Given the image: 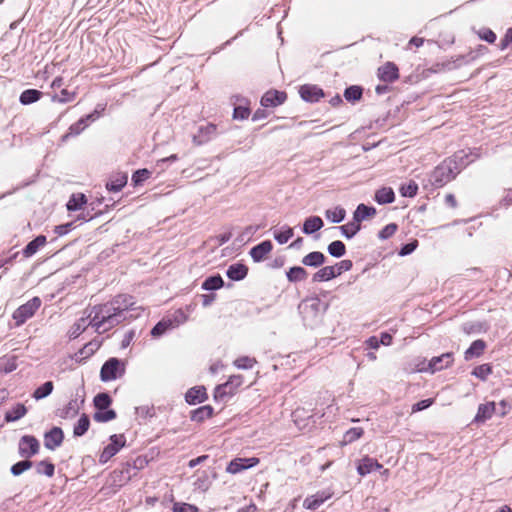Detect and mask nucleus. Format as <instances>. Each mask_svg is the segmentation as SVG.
<instances>
[{
    "mask_svg": "<svg viewBox=\"0 0 512 512\" xmlns=\"http://www.w3.org/2000/svg\"><path fill=\"white\" fill-rule=\"evenodd\" d=\"M134 304L135 303L131 301V297L120 295L116 297L110 304L94 307V315L90 321V324L96 329V331H100L106 323H109L110 326H112L119 322L117 318L123 311L137 309L142 310L141 307L135 308Z\"/></svg>",
    "mask_w": 512,
    "mask_h": 512,
    "instance_id": "nucleus-1",
    "label": "nucleus"
},
{
    "mask_svg": "<svg viewBox=\"0 0 512 512\" xmlns=\"http://www.w3.org/2000/svg\"><path fill=\"white\" fill-rule=\"evenodd\" d=\"M125 372V363L117 358L107 360L100 371V378L103 382H108L121 377Z\"/></svg>",
    "mask_w": 512,
    "mask_h": 512,
    "instance_id": "nucleus-2",
    "label": "nucleus"
},
{
    "mask_svg": "<svg viewBox=\"0 0 512 512\" xmlns=\"http://www.w3.org/2000/svg\"><path fill=\"white\" fill-rule=\"evenodd\" d=\"M244 383L241 375L231 376L227 382L218 385L214 391V398L216 400H223L225 397L234 395L240 386Z\"/></svg>",
    "mask_w": 512,
    "mask_h": 512,
    "instance_id": "nucleus-3",
    "label": "nucleus"
},
{
    "mask_svg": "<svg viewBox=\"0 0 512 512\" xmlns=\"http://www.w3.org/2000/svg\"><path fill=\"white\" fill-rule=\"evenodd\" d=\"M453 362L451 353H445L441 356L432 358L429 362H423V366H417L415 368L418 372H431L442 370L443 368L449 367Z\"/></svg>",
    "mask_w": 512,
    "mask_h": 512,
    "instance_id": "nucleus-4",
    "label": "nucleus"
},
{
    "mask_svg": "<svg viewBox=\"0 0 512 512\" xmlns=\"http://www.w3.org/2000/svg\"><path fill=\"white\" fill-rule=\"evenodd\" d=\"M41 306V300L34 297L27 303L20 306L14 313L13 318L16 320L17 325L23 324L27 319L32 317Z\"/></svg>",
    "mask_w": 512,
    "mask_h": 512,
    "instance_id": "nucleus-5",
    "label": "nucleus"
},
{
    "mask_svg": "<svg viewBox=\"0 0 512 512\" xmlns=\"http://www.w3.org/2000/svg\"><path fill=\"white\" fill-rule=\"evenodd\" d=\"M125 437L123 435H112L110 437V443L103 449L100 454L99 461L106 463L111 459L122 447L125 445Z\"/></svg>",
    "mask_w": 512,
    "mask_h": 512,
    "instance_id": "nucleus-6",
    "label": "nucleus"
},
{
    "mask_svg": "<svg viewBox=\"0 0 512 512\" xmlns=\"http://www.w3.org/2000/svg\"><path fill=\"white\" fill-rule=\"evenodd\" d=\"M39 442L33 436H23L19 442V453L22 457L29 458L39 450Z\"/></svg>",
    "mask_w": 512,
    "mask_h": 512,
    "instance_id": "nucleus-7",
    "label": "nucleus"
},
{
    "mask_svg": "<svg viewBox=\"0 0 512 512\" xmlns=\"http://www.w3.org/2000/svg\"><path fill=\"white\" fill-rule=\"evenodd\" d=\"M258 463L259 459L256 457L235 458L228 464V466L226 467V471L230 474H236L247 468L254 467Z\"/></svg>",
    "mask_w": 512,
    "mask_h": 512,
    "instance_id": "nucleus-8",
    "label": "nucleus"
},
{
    "mask_svg": "<svg viewBox=\"0 0 512 512\" xmlns=\"http://www.w3.org/2000/svg\"><path fill=\"white\" fill-rule=\"evenodd\" d=\"M63 437V431L58 427H54L44 435V445L47 449L54 450L61 445Z\"/></svg>",
    "mask_w": 512,
    "mask_h": 512,
    "instance_id": "nucleus-9",
    "label": "nucleus"
},
{
    "mask_svg": "<svg viewBox=\"0 0 512 512\" xmlns=\"http://www.w3.org/2000/svg\"><path fill=\"white\" fill-rule=\"evenodd\" d=\"M382 468V464L368 456L363 457L357 464V472L361 476H365L375 470H381Z\"/></svg>",
    "mask_w": 512,
    "mask_h": 512,
    "instance_id": "nucleus-10",
    "label": "nucleus"
},
{
    "mask_svg": "<svg viewBox=\"0 0 512 512\" xmlns=\"http://www.w3.org/2000/svg\"><path fill=\"white\" fill-rule=\"evenodd\" d=\"M378 77L384 82H393L399 78L398 68L392 62H387L378 69Z\"/></svg>",
    "mask_w": 512,
    "mask_h": 512,
    "instance_id": "nucleus-11",
    "label": "nucleus"
},
{
    "mask_svg": "<svg viewBox=\"0 0 512 512\" xmlns=\"http://www.w3.org/2000/svg\"><path fill=\"white\" fill-rule=\"evenodd\" d=\"M286 99V94L277 90H271L264 94L261 104L264 107H275L282 104Z\"/></svg>",
    "mask_w": 512,
    "mask_h": 512,
    "instance_id": "nucleus-12",
    "label": "nucleus"
},
{
    "mask_svg": "<svg viewBox=\"0 0 512 512\" xmlns=\"http://www.w3.org/2000/svg\"><path fill=\"white\" fill-rule=\"evenodd\" d=\"M272 248L273 246L271 241H263L250 250V256L255 262H260L267 257V255L272 251Z\"/></svg>",
    "mask_w": 512,
    "mask_h": 512,
    "instance_id": "nucleus-13",
    "label": "nucleus"
},
{
    "mask_svg": "<svg viewBox=\"0 0 512 512\" xmlns=\"http://www.w3.org/2000/svg\"><path fill=\"white\" fill-rule=\"evenodd\" d=\"M434 182L438 185H443L453 178L452 169L449 164L443 163L438 166L433 172Z\"/></svg>",
    "mask_w": 512,
    "mask_h": 512,
    "instance_id": "nucleus-14",
    "label": "nucleus"
},
{
    "mask_svg": "<svg viewBox=\"0 0 512 512\" xmlns=\"http://www.w3.org/2000/svg\"><path fill=\"white\" fill-rule=\"evenodd\" d=\"M496 404L495 402H487L485 404H480L474 418V422L483 423L486 420L490 419L492 415L495 413Z\"/></svg>",
    "mask_w": 512,
    "mask_h": 512,
    "instance_id": "nucleus-15",
    "label": "nucleus"
},
{
    "mask_svg": "<svg viewBox=\"0 0 512 512\" xmlns=\"http://www.w3.org/2000/svg\"><path fill=\"white\" fill-rule=\"evenodd\" d=\"M332 494L329 492H320L315 495L307 497L303 502V507L309 510L317 509L322 503L331 498Z\"/></svg>",
    "mask_w": 512,
    "mask_h": 512,
    "instance_id": "nucleus-16",
    "label": "nucleus"
},
{
    "mask_svg": "<svg viewBox=\"0 0 512 512\" xmlns=\"http://www.w3.org/2000/svg\"><path fill=\"white\" fill-rule=\"evenodd\" d=\"M207 397L206 389L203 386H196L189 389L186 393V401L189 404H197L203 402Z\"/></svg>",
    "mask_w": 512,
    "mask_h": 512,
    "instance_id": "nucleus-17",
    "label": "nucleus"
},
{
    "mask_svg": "<svg viewBox=\"0 0 512 512\" xmlns=\"http://www.w3.org/2000/svg\"><path fill=\"white\" fill-rule=\"evenodd\" d=\"M300 95L306 101H317L322 96V90L314 85H304L300 88Z\"/></svg>",
    "mask_w": 512,
    "mask_h": 512,
    "instance_id": "nucleus-18",
    "label": "nucleus"
},
{
    "mask_svg": "<svg viewBox=\"0 0 512 512\" xmlns=\"http://www.w3.org/2000/svg\"><path fill=\"white\" fill-rule=\"evenodd\" d=\"M375 214V208L366 206L365 204H359L353 214V218L360 224L362 221L373 217Z\"/></svg>",
    "mask_w": 512,
    "mask_h": 512,
    "instance_id": "nucleus-19",
    "label": "nucleus"
},
{
    "mask_svg": "<svg viewBox=\"0 0 512 512\" xmlns=\"http://www.w3.org/2000/svg\"><path fill=\"white\" fill-rule=\"evenodd\" d=\"M248 268L241 263L231 265L227 270V276L231 280L239 281L246 277Z\"/></svg>",
    "mask_w": 512,
    "mask_h": 512,
    "instance_id": "nucleus-20",
    "label": "nucleus"
},
{
    "mask_svg": "<svg viewBox=\"0 0 512 512\" xmlns=\"http://www.w3.org/2000/svg\"><path fill=\"white\" fill-rule=\"evenodd\" d=\"M127 179L125 173H117L111 177L106 186L110 191L118 192L126 185Z\"/></svg>",
    "mask_w": 512,
    "mask_h": 512,
    "instance_id": "nucleus-21",
    "label": "nucleus"
},
{
    "mask_svg": "<svg viewBox=\"0 0 512 512\" xmlns=\"http://www.w3.org/2000/svg\"><path fill=\"white\" fill-rule=\"evenodd\" d=\"M323 227V221L318 216H311L304 221L303 232L312 234Z\"/></svg>",
    "mask_w": 512,
    "mask_h": 512,
    "instance_id": "nucleus-22",
    "label": "nucleus"
},
{
    "mask_svg": "<svg viewBox=\"0 0 512 512\" xmlns=\"http://www.w3.org/2000/svg\"><path fill=\"white\" fill-rule=\"evenodd\" d=\"M395 199V194L392 188L390 187H383L376 191L375 193V200L379 204H388L392 203Z\"/></svg>",
    "mask_w": 512,
    "mask_h": 512,
    "instance_id": "nucleus-23",
    "label": "nucleus"
},
{
    "mask_svg": "<svg viewBox=\"0 0 512 512\" xmlns=\"http://www.w3.org/2000/svg\"><path fill=\"white\" fill-rule=\"evenodd\" d=\"M486 348V343L483 340L474 341L465 352V359L470 360L474 357H479L483 354Z\"/></svg>",
    "mask_w": 512,
    "mask_h": 512,
    "instance_id": "nucleus-24",
    "label": "nucleus"
},
{
    "mask_svg": "<svg viewBox=\"0 0 512 512\" xmlns=\"http://www.w3.org/2000/svg\"><path fill=\"white\" fill-rule=\"evenodd\" d=\"M325 261V256L323 253L321 252H311L309 254H307L303 259H302V263L306 266H311V267H318L320 265H322Z\"/></svg>",
    "mask_w": 512,
    "mask_h": 512,
    "instance_id": "nucleus-25",
    "label": "nucleus"
},
{
    "mask_svg": "<svg viewBox=\"0 0 512 512\" xmlns=\"http://www.w3.org/2000/svg\"><path fill=\"white\" fill-rule=\"evenodd\" d=\"M337 276L334 266H326L321 268L314 274V281H329Z\"/></svg>",
    "mask_w": 512,
    "mask_h": 512,
    "instance_id": "nucleus-26",
    "label": "nucleus"
},
{
    "mask_svg": "<svg viewBox=\"0 0 512 512\" xmlns=\"http://www.w3.org/2000/svg\"><path fill=\"white\" fill-rule=\"evenodd\" d=\"M326 218L332 223H340L346 216V211L340 206H336L332 209H328L325 212Z\"/></svg>",
    "mask_w": 512,
    "mask_h": 512,
    "instance_id": "nucleus-27",
    "label": "nucleus"
},
{
    "mask_svg": "<svg viewBox=\"0 0 512 512\" xmlns=\"http://www.w3.org/2000/svg\"><path fill=\"white\" fill-rule=\"evenodd\" d=\"M27 412L26 407L23 404H16L10 410H8L5 414V419L8 422L16 421L22 418Z\"/></svg>",
    "mask_w": 512,
    "mask_h": 512,
    "instance_id": "nucleus-28",
    "label": "nucleus"
},
{
    "mask_svg": "<svg viewBox=\"0 0 512 512\" xmlns=\"http://www.w3.org/2000/svg\"><path fill=\"white\" fill-rule=\"evenodd\" d=\"M90 324V322H87V318H80L78 321H76L69 329L68 335L70 338H77Z\"/></svg>",
    "mask_w": 512,
    "mask_h": 512,
    "instance_id": "nucleus-29",
    "label": "nucleus"
},
{
    "mask_svg": "<svg viewBox=\"0 0 512 512\" xmlns=\"http://www.w3.org/2000/svg\"><path fill=\"white\" fill-rule=\"evenodd\" d=\"M46 243L45 236H38L33 241H31L25 248L24 254L26 257H30L35 254L40 247H43Z\"/></svg>",
    "mask_w": 512,
    "mask_h": 512,
    "instance_id": "nucleus-30",
    "label": "nucleus"
},
{
    "mask_svg": "<svg viewBox=\"0 0 512 512\" xmlns=\"http://www.w3.org/2000/svg\"><path fill=\"white\" fill-rule=\"evenodd\" d=\"M86 202L87 199L84 194H73L67 203V209L70 211L79 210Z\"/></svg>",
    "mask_w": 512,
    "mask_h": 512,
    "instance_id": "nucleus-31",
    "label": "nucleus"
},
{
    "mask_svg": "<svg viewBox=\"0 0 512 512\" xmlns=\"http://www.w3.org/2000/svg\"><path fill=\"white\" fill-rule=\"evenodd\" d=\"M172 328V322L167 318H163L153 327V329L151 330V335L153 337H159Z\"/></svg>",
    "mask_w": 512,
    "mask_h": 512,
    "instance_id": "nucleus-32",
    "label": "nucleus"
},
{
    "mask_svg": "<svg viewBox=\"0 0 512 512\" xmlns=\"http://www.w3.org/2000/svg\"><path fill=\"white\" fill-rule=\"evenodd\" d=\"M294 235V231L290 227H282L280 230L274 232V238L279 244H285Z\"/></svg>",
    "mask_w": 512,
    "mask_h": 512,
    "instance_id": "nucleus-33",
    "label": "nucleus"
},
{
    "mask_svg": "<svg viewBox=\"0 0 512 512\" xmlns=\"http://www.w3.org/2000/svg\"><path fill=\"white\" fill-rule=\"evenodd\" d=\"M41 92L35 89H28L22 92L20 102L24 105L34 103L40 99Z\"/></svg>",
    "mask_w": 512,
    "mask_h": 512,
    "instance_id": "nucleus-34",
    "label": "nucleus"
},
{
    "mask_svg": "<svg viewBox=\"0 0 512 512\" xmlns=\"http://www.w3.org/2000/svg\"><path fill=\"white\" fill-rule=\"evenodd\" d=\"M53 388H54L53 383L51 381H47L34 391L33 397L36 400L43 399L52 393Z\"/></svg>",
    "mask_w": 512,
    "mask_h": 512,
    "instance_id": "nucleus-35",
    "label": "nucleus"
},
{
    "mask_svg": "<svg viewBox=\"0 0 512 512\" xmlns=\"http://www.w3.org/2000/svg\"><path fill=\"white\" fill-rule=\"evenodd\" d=\"M307 277V272L302 267H292L287 272V278L291 282H297L305 280Z\"/></svg>",
    "mask_w": 512,
    "mask_h": 512,
    "instance_id": "nucleus-36",
    "label": "nucleus"
},
{
    "mask_svg": "<svg viewBox=\"0 0 512 512\" xmlns=\"http://www.w3.org/2000/svg\"><path fill=\"white\" fill-rule=\"evenodd\" d=\"M223 284L224 282L221 276H211L203 282L202 288L204 290H216L220 289L223 286Z\"/></svg>",
    "mask_w": 512,
    "mask_h": 512,
    "instance_id": "nucleus-37",
    "label": "nucleus"
},
{
    "mask_svg": "<svg viewBox=\"0 0 512 512\" xmlns=\"http://www.w3.org/2000/svg\"><path fill=\"white\" fill-rule=\"evenodd\" d=\"M360 228V224L354 219L352 222L339 227V229L342 231V234L347 238L353 237L360 230Z\"/></svg>",
    "mask_w": 512,
    "mask_h": 512,
    "instance_id": "nucleus-38",
    "label": "nucleus"
},
{
    "mask_svg": "<svg viewBox=\"0 0 512 512\" xmlns=\"http://www.w3.org/2000/svg\"><path fill=\"white\" fill-rule=\"evenodd\" d=\"M364 431L362 428L354 427L349 429L345 435L344 440L342 441V445H346L348 443L354 442L359 439L363 435Z\"/></svg>",
    "mask_w": 512,
    "mask_h": 512,
    "instance_id": "nucleus-39",
    "label": "nucleus"
},
{
    "mask_svg": "<svg viewBox=\"0 0 512 512\" xmlns=\"http://www.w3.org/2000/svg\"><path fill=\"white\" fill-rule=\"evenodd\" d=\"M115 417V411L108 408L105 410H97L93 415L94 420L97 422H108L115 419Z\"/></svg>",
    "mask_w": 512,
    "mask_h": 512,
    "instance_id": "nucleus-40",
    "label": "nucleus"
},
{
    "mask_svg": "<svg viewBox=\"0 0 512 512\" xmlns=\"http://www.w3.org/2000/svg\"><path fill=\"white\" fill-rule=\"evenodd\" d=\"M492 373V366L490 364H482L474 368L472 375L485 381Z\"/></svg>",
    "mask_w": 512,
    "mask_h": 512,
    "instance_id": "nucleus-41",
    "label": "nucleus"
},
{
    "mask_svg": "<svg viewBox=\"0 0 512 512\" xmlns=\"http://www.w3.org/2000/svg\"><path fill=\"white\" fill-rule=\"evenodd\" d=\"M111 404V398L106 393H100L94 398V405L97 410H105Z\"/></svg>",
    "mask_w": 512,
    "mask_h": 512,
    "instance_id": "nucleus-42",
    "label": "nucleus"
},
{
    "mask_svg": "<svg viewBox=\"0 0 512 512\" xmlns=\"http://www.w3.org/2000/svg\"><path fill=\"white\" fill-rule=\"evenodd\" d=\"M89 423V418L86 415H82L74 427V435L82 436L88 430Z\"/></svg>",
    "mask_w": 512,
    "mask_h": 512,
    "instance_id": "nucleus-43",
    "label": "nucleus"
},
{
    "mask_svg": "<svg viewBox=\"0 0 512 512\" xmlns=\"http://www.w3.org/2000/svg\"><path fill=\"white\" fill-rule=\"evenodd\" d=\"M213 409L210 406H203L196 409L193 412L192 419L195 421H203L206 418L211 417Z\"/></svg>",
    "mask_w": 512,
    "mask_h": 512,
    "instance_id": "nucleus-44",
    "label": "nucleus"
},
{
    "mask_svg": "<svg viewBox=\"0 0 512 512\" xmlns=\"http://www.w3.org/2000/svg\"><path fill=\"white\" fill-rule=\"evenodd\" d=\"M346 248L343 242L334 241L329 244L328 252L334 257H341L345 254Z\"/></svg>",
    "mask_w": 512,
    "mask_h": 512,
    "instance_id": "nucleus-45",
    "label": "nucleus"
},
{
    "mask_svg": "<svg viewBox=\"0 0 512 512\" xmlns=\"http://www.w3.org/2000/svg\"><path fill=\"white\" fill-rule=\"evenodd\" d=\"M417 191L418 185L414 181H410L400 187V193L403 197H414L417 194Z\"/></svg>",
    "mask_w": 512,
    "mask_h": 512,
    "instance_id": "nucleus-46",
    "label": "nucleus"
},
{
    "mask_svg": "<svg viewBox=\"0 0 512 512\" xmlns=\"http://www.w3.org/2000/svg\"><path fill=\"white\" fill-rule=\"evenodd\" d=\"M187 318V315L181 309L176 310L170 317H167V319L172 322L173 328L185 323L187 321Z\"/></svg>",
    "mask_w": 512,
    "mask_h": 512,
    "instance_id": "nucleus-47",
    "label": "nucleus"
},
{
    "mask_svg": "<svg viewBox=\"0 0 512 512\" xmlns=\"http://www.w3.org/2000/svg\"><path fill=\"white\" fill-rule=\"evenodd\" d=\"M75 97V91H68L67 89H62L60 95H54L52 97V100L60 103H66L72 101Z\"/></svg>",
    "mask_w": 512,
    "mask_h": 512,
    "instance_id": "nucleus-48",
    "label": "nucleus"
},
{
    "mask_svg": "<svg viewBox=\"0 0 512 512\" xmlns=\"http://www.w3.org/2000/svg\"><path fill=\"white\" fill-rule=\"evenodd\" d=\"M173 512H199L195 505L176 502L173 505Z\"/></svg>",
    "mask_w": 512,
    "mask_h": 512,
    "instance_id": "nucleus-49",
    "label": "nucleus"
},
{
    "mask_svg": "<svg viewBox=\"0 0 512 512\" xmlns=\"http://www.w3.org/2000/svg\"><path fill=\"white\" fill-rule=\"evenodd\" d=\"M344 95L347 100L355 101V100L360 99V97L362 95V90L358 86H351L346 89Z\"/></svg>",
    "mask_w": 512,
    "mask_h": 512,
    "instance_id": "nucleus-50",
    "label": "nucleus"
},
{
    "mask_svg": "<svg viewBox=\"0 0 512 512\" xmlns=\"http://www.w3.org/2000/svg\"><path fill=\"white\" fill-rule=\"evenodd\" d=\"M38 473L45 474L48 477H52L54 474V465L50 462L41 461L37 467Z\"/></svg>",
    "mask_w": 512,
    "mask_h": 512,
    "instance_id": "nucleus-51",
    "label": "nucleus"
},
{
    "mask_svg": "<svg viewBox=\"0 0 512 512\" xmlns=\"http://www.w3.org/2000/svg\"><path fill=\"white\" fill-rule=\"evenodd\" d=\"M255 362L253 358L240 357L234 361V365L240 369H249L254 366Z\"/></svg>",
    "mask_w": 512,
    "mask_h": 512,
    "instance_id": "nucleus-52",
    "label": "nucleus"
},
{
    "mask_svg": "<svg viewBox=\"0 0 512 512\" xmlns=\"http://www.w3.org/2000/svg\"><path fill=\"white\" fill-rule=\"evenodd\" d=\"M32 466L30 461H21L12 466L11 472L13 475L18 476Z\"/></svg>",
    "mask_w": 512,
    "mask_h": 512,
    "instance_id": "nucleus-53",
    "label": "nucleus"
},
{
    "mask_svg": "<svg viewBox=\"0 0 512 512\" xmlns=\"http://www.w3.org/2000/svg\"><path fill=\"white\" fill-rule=\"evenodd\" d=\"M480 39L487 41L489 43H494L496 40V34L488 29V28H482L477 32Z\"/></svg>",
    "mask_w": 512,
    "mask_h": 512,
    "instance_id": "nucleus-54",
    "label": "nucleus"
},
{
    "mask_svg": "<svg viewBox=\"0 0 512 512\" xmlns=\"http://www.w3.org/2000/svg\"><path fill=\"white\" fill-rule=\"evenodd\" d=\"M149 175L150 172L147 169L138 170L134 173L132 181L134 182L135 185H138L144 180H146L149 177Z\"/></svg>",
    "mask_w": 512,
    "mask_h": 512,
    "instance_id": "nucleus-55",
    "label": "nucleus"
},
{
    "mask_svg": "<svg viewBox=\"0 0 512 512\" xmlns=\"http://www.w3.org/2000/svg\"><path fill=\"white\" fill-rule=\"evenodd\" d=\"M352 267L350 260H342L341 262L334 265L337 276L341 275L345 271H349Z\"/></svg>",
    "mask_w": 512,
    "mask_h": 512,
    "instance_id": "nucleus-56",
    "label": "nucleus"
},
{
    "mask_svg": "<svg viewBox=\"0 0 512 512\" xmlns=\"http://www.w3.org/2000/svg\"><path fill=\"white\" fill-rule=\"evenodd\" d=\"M397 230V225L396 224H388L387 226H385L381 231H380V238L382 239H387L389 238L390 236H392Z\"/></svg>",
    "mask_w": 512,
    "mask_h": 512,
    "instance_id": "nucleus-57",
    "label": "nucleus"
},
{
    "mask_svg": "<svg viewBox=\"0 0 512 512\" xmlns=\"http://www.w3.org/2000/svg\"><path fill=\"white\" fill-rule=\"evenodd\" d=\"M432 403H433L432 399L421 400L412 406V413L422 411V410L430 407L432 405Z\"/></svg>",
    "mask_w": 512,
    "mask_h": 512,
    "instance_id": "nucleus-58",
    "label": "nucleus"
},
{
    "mask_svg": "<svg viewBox=\"0 0 512 512\" xmlns=\"http://www.w3.org/2000/svg\"><path fill=\"white\" fill-rule=\"evenodd\" d=\"M249 114H250V111L247 108L239 106L234 109L233 116L235 119L243 120V119H246L249 116Z\"/></svg>",
    "mask_w": 512,
    "mask_h": 512,
    "instance_id": "nucleus-59",
    "label": "nucleus"
},
{
    "mask_svg": "<svg viewBox=\"0 0 512 512\" xmlns=\"http://www.w3.org/2000/svg\"><path fill=\"white\" fill-rule=\"evenodd\" d=\"M417 247V241L411 242L403 246V248L400 251V255H408L412 253Z\"/></svg>",
    "mask_w": 512,
    "mask_h": 512,
    "instance_id": "nucleus-60",
    "label": "nucleus"
},
{
    "mask_svg": "<svg viewBox=\"0 0 512 512\" xmlns=\"http://www.w3.org/2000/svg\"><path fill=\"white\" fill-rule=\"evenodd\" d=\"M512 42V28L508 29L505 38L501 42V49H505Z\"/></svg>",
    "mask_w": 512,
    "mask_h": 512,
    "instance_id": "nucleus-61",
    "label": "nucleus"
},
{
    "mask_svg": "<svg viewBox=\"0 0 512 512\" xmlns=\"http://www.w3.org/2000/svg\"><path fill=\"white\" fill-rule=\"evenodd\" d=\"M317 307H318V303L314 300L310 304L308 302L302 303L299 308L304 313L308 308H310L311 310H316Z\"/></svg>",
    "mask_w": 512,
    "mask_h": 512,
    "instance_id": "nucleus-62",
    "label": "nucleus"
},
{
    "mask_svg": "<svg viewBox=\"0 0 512 512\" xmlns=\"http://www.w3.org/2000/svg\"><path fill=\"white\" fill-rule=\"evenodd\" d=\"M392 343V336L388 333H383L380 338V344L388 346Z\"/></svg>",
    "mask_w": 512,
    "mask_h": 512,
    "instance_id": "nucleus-63",
    "label": "nucleus"
},
{
    "mask_svg": "<svg viewBox=\"0 0 512 512\" xmlns=\"http://www.w3.org/2000/svg\"><path fill=\"white\" fill-rule=\"evenodd\" d=\"M367 344L369 347H371L373 349H377L380 346V340H378L377 337L373 336L367 340Z\"/></svg>",
    "mask_w": 512,
    "mask_h": 512,
    "instance_id": "nucleus-64",
    "label": "nucleus"
}]
</instances>
